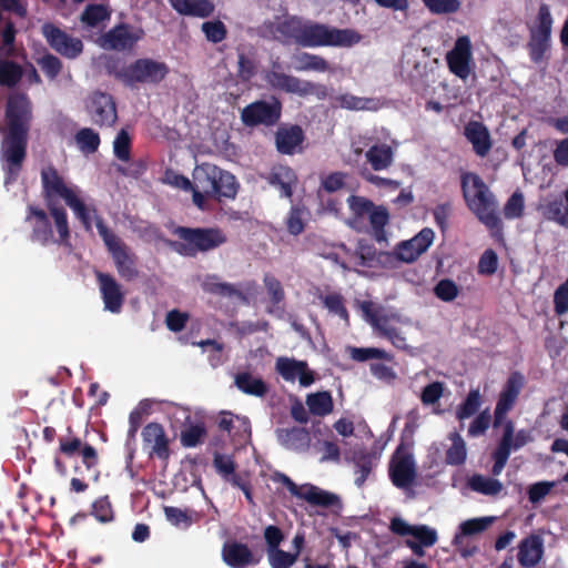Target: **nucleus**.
I'll list each match as a JSON object with an SVG mask.
<instances>
[{"mask_svg": "<svg viewBox=\"0 0 568 568\" xmlns=\"http://www.w3.org/2000/svg\"><path fill=\"white\" fill-rule=\"evenodd\" d=\"M263 33L276 40L294 41L305 48H351L362 41V36L354 29H338L288 16L265 23Z\"/></svg>", "mask_w": 568, "mask_h": 568, "instance_id": "f257e3e1", "label": "nucleus"}, {"mask_svg": "<svg viewBox=\"0 0 568 568\" xmlns=\"http://www.w3.org/2000/svg\"><path fill=\"white\" fill-rule=\"evenodd\" d=\"M8 135L2 142L1 161L6 171L4 184L13 182L26 154L30 105L24 95H12L7 106Z\"/></svg>", "mask_w": 568, "mask_h": 568, "instance_id": "f03ea898", "label": "nucleus"}, {"mask_svg": "<svg viewBox=\"0 0 568 568\" xmlns=\"http://www.w3.org/2000/svg\"><path fill=\"white\" fill-rule=\"evenodd\" d=\"M464 199L468 209L491 232L501 230L498 203L484 181L475 173L462 176Z\"/></svg>", "mask_w": 568, "mask_h": 568, "instance_id": "7ed1b4c3", "label": "nucleus"}, {"mask_svg": "<svg viewBox=\"0 0 568 568\" xmlns=\"http://www.w3.org/2000/svg\"><path fill=\"white\" fill-rule=\"evenodd\" d=\"M358 306L364 320L373 326L378 335L387 338L399 349L407 348V339L402 328L410 325L409 318L371 301H363Z\"/></svg>", "mask_w": 568, "mask_h": 568, "instance_id": "20e7f679", "label": "nucleus"}, {"mask_svg": "<svg viewBox=\"0 0 568 568\" xmlns=\"http://www.w3.org/2000/svg\"><path fill=\"white\" fill-rule=\"evenodd\" d=\"M174 233L179 241L172 243L174 251L182 255L192 256L199 251L215 248L225 242V236L219 230H201L178 227Z\"/></svg>", "mask_w": 568, "mask_h": 568, "instance_id": "39448f33", "label": "nucleus"}, {"mask_svg": "<svg viewBox=\"0 0 568 568\" xmlns=\"http://www.w3.org/2000/svg\"><path fill=\"white\" fill-rule=\"evenodd\" d=\"M265 81L273 89L297 94L300 97L315 94L322 99L326 95L325 87L286 74L280 70V65L277 63H274L272 70L265 73Z\"/></svg>", "mask_w": 568, "mask_h": 568, "instance_id": "423d86ee", "label": "nucleus"}, {"mask_svg": "<svg viewBox=\"0 0 568 568\" xmlns=\"http://www.w3.org/2000/svg\"><path fill=\"white\" fill-rule=\"evenodd\" d=\"M552 18L549 8L542 4L539 8L537 21L530 29V39L528 50L530 59L535 63H540L546 58V53L551 44Z\"/></svg>", "mask_w": 568, "mask_h": 568, "instance_id": "0eeeda50", "label": "nucleus"}, {"mask_svg": "<svg viewBox=\"0 0 568 568\" xmlns=\"http://www.w3.org/2000/svg\"><path fill=\"white\" fill-rule=\"evenodd\" d=\"M449 71L463 81H467L475 70L473 44L468 36L458 37L453 48L446 53Z\"/></svg>", "mask_w": 568, "mask_h": 568, "instance_id": "6e6552de", "label": "nucleus"}, {"mask_svg": "<svg viewBox=\"0 0 568 568\" xmlns=\"http://www.w3.org/2000/svg\"><path fill=\"white\" fill-rule=\"evenodd\" d=\"M41 179L48 207L54 204L55 199H62L70 206V203L82 193L77 185L67 182L53 168L43 169Z\"/></svg>", "mask_w": 568, "mask_h": 568, "instance_id": "1a4fd4ad", "label": "nucleus"}, {"mask_svg": "<svg viewBox=\"0 0 568 568\" xmlns=\"http://www.w3.org/2000/svg\"><path fill=\"white\" fill-rule=\"evenodd\" d=\"M272 479L275 483L283 484L293 496L311 505L328 507L337 501V497L334 494L312 484L296 485L290 477L282 473L273 474Z\"/></svg>", "mask_w": 568, "mask_h": 568, "instance_id": "9d476101", "label": "nucleus"}, {"mask_svg": "<svg viewBox=\"0 0 568 568\" xmlns=\"http://www.w3.org/2000/svg\"><path fill=\"white\" fill-rule=\"evenodd\" d=\"M166 73L168 67L165 63L151 59H140L124 69L120 77L128 84H134L135 82L156 83L162 81Z\"/></svg>", "mask_w": 568, "mask_h": 568, "instance_id": "9b49d317", "label": "nucleus"}, {"mask_svg": "<svg viewBox=\"0 0 568 568\" xmlns=\"http://www.w3.org/2000/svg\"><path fill=\"white\" fill-rule=\"evenodd\" d=\"M221 169L210 163L196 165L193 170V203L201 210L205 209V201L216 191V183Z\"/></svg>", "mask_w": 568, "mask_h": 568, "instance_id": "f8f14e48", "label": "nucleus"}, {"mask_svg": "<svg viewBox=\"0 0 568 568\" xmlns=\"http://www.w3.org/2000/svg\"><path fill=\"white\" fill-rule=\"evenodd\" d=\"M389 476L393 484L402 489L409 488L416 478V465L409 449L400 445L389 463Z\"/></svg>", "mask_w": 568, "mask_h": 568, "instance_id": "ddd939ff", "label": "nucleus"}, {"mask_svg": "<svg viewBox=\"0 0 568 568\" xmlns=\"http://www.w3.org/2000/svg\"><path fill=\"white\" fill-rule=\"evenodd\" d=\"M143 36L139 27L120 24L101 36L98 44L105 50L126 51L133 49Z\"/></svg>", "mask_w": 568, "mask_h": 568, "instance_id": "4468645a", "label": "nucleus"}, {"mask_svg": "<svg viewBox=\"0 0 568 568\" xmlns=\"http://www.w3.org/2000/svg\"><path fill=\"white\" fill-rule=\"evenodd\" d=\"M42 34L55 52L68 59H75L83 50V43L79 38L68 34L52 23L42 26Z\"/></svg>", "mask_w": 568, "mask_h": 568, "instance_id": "2eb2a0df", "label": "nucleus"}, {"mask_svg": "<svg viewBox=\"0 0 568 568\" xmlns=\"http://www.w3.org/2000/svg\"><path fill=\"white\" fill-rule=\"evenodd\" d=\"M434 239V231L429 227H425L413 239L400 242L393 254H385L384 256L390 258L394 255L402 262L412 263L428 250Z\"/></svg>", "mask_w": 568, "mask_h": 568, "instance_id": "dca6fc26", "label": "nucleus"}, {"mask_svg": "<svg viewBox=\"0 0 568 568\" xmlns=\"http://www.w3.org/2000/svg\"><path fill=\"white\" fill-rule=\"evenodd\" d=\"M389 529L398 536L408 537L407 539H413L416 544L426 547L434 546L438 540L436 529L427 525H410L400 517H394L390 520Z\"/></svg>", "mask_w": 568, "mask_h": 568, "instance_id": "f3484780", "label": "nucleus"}, {"mask_svg": "<svg viewBox=\"0 0 568 568\" xmlns=\"http://www.w3.org/2000/svg\"><path fill=\"white\" fill-rule=\"evenodd\" d=\"M69 207L87 231H91L92 227L95 226L103 241L105 240V235L110 236L112 234L98 215L94 204L87 199L83 192L70 203Z\"/></svg>", "mask_w": 568, "mask_h": 568, "instance_id": "a211bd4d", "label": "nucleus"}, {"mask_svg": "<svg viewBox=\"0 0 568 568\" xmlns=\"http://www.w3.org/2000/svg\"><path fill=\"white\" fill-rule=\"evenodd\" d=\"M524 384V378L520 374L514 373L507 379V383L501 390L498 402L494 412V426H500L507 418L508 412L513 408L520 389Z\"/></svg>", "mask_w": 568, "mask_h": 568, "instance_id": "6ab92c4d", "label": "nucleus"}, {"mask_svg": "<svg viewBox=\"0 0 568 568\" xmlns=\"http://www.w3.org/2000/svg\"><path fill=\"white\" fill-rule=\"evenodd\" d=\"M281 115V103L277 100L271 102L257 101L242 111V120L246 125L273 124Z\"/></svg>", "mask_w": 568, "mask_h": 568, "instance_id": "aec40b11", "label": "nucleus"}, {"mask_svg": "<svg viewBox=\"0 0 568 568\" xmlns=\"http://www.w3.org/2000/svg\"><path fill=\"white\" fill-rule=\"evenodd\" d=\"M325 257L339 264L344 270H354L357 266H365L372 258V254L371 247L362 244H359L355 252H352L344 244H338L325 254Z\"/></svg>", "mask_w": 568, "mask_h": 568, "instance_id": "412c9836", "label": "nucleus"}, {"mask_svg": "<svg viewBox=\"0 0 568 568\" xmlns=\"http://www.w3.org/2000/svg\"><path fill=\"white\" fill-rule=\"evenodd\" d=\"M277 373L287 382H300L303 387L311 386L315 378L314 373L307 367L303 361H296L288 357H278L276 361Z\"/></svg>", "mask_w": 568, "mask_h": 568, "instance_id": "4be33fe9", "label": "nucleus"}, {"mask_svg": "<svg viewBox=\"0 0 568 568\" xmlns=\"http://www.w3.org/2000/svg\"><path fill=\"white\" fill-rule=\"evenodd\" d=\"M87 109L98 124L112 125L116 120L115 103L109 94L93 93L87 102Z\"/></svg>", "mask_w": 568, "mask_h": 568, "instance_id": "5701e85b", "label": "nucleus"}, {"mask_svg": "<svg viewBox=\"0 0 568 568\" xmlns=\"http://www.w3.org/2000/svg\"><path fill=\"white\" fill-rule=\"evenodd\" d=\"M103 242L113 256L119 274L126 280H132L136 272L133 256L128 248L113 233L110 236L105 235Z\"/></svg>", "mask_w": 568, "mask_h": 568, "instance_id": "b1692460", "label": "nucleus"}, {"mask_svg": "<svg viewBox=\"0 0 568 568\" xmlns=\"http://www.w3.org/2000/svg\"><path fill=\"white\" fill-rule=\"evenodd\" d=\"M97 277L104 310L115 314L120 313L124 301L121 285L112 276L104 273H98Z\"/></svg>", "mask_w": 568, "mask_h": 568, "instance_id": "393cba45", "label": "nucleus"}, {"mask_svg": "<svg viewBox=\"0 0 568 568\" xmlns=\"http://www.w3.org/2000/svg\"><path fill=\"white\" fill-rule=\"evenodd\" d=\"M517 559L524 568L536 567L544 557V539L538 535H529L517 546Z\"/></svg>", "mask_w": 568, "mask_h": 568, "instance_id": "a878e982", "label": "nucleus"}, {"mask_svg": "<svg viewBox=\"0 0 568 568\" xmlns=\"http://www.w3.org/2000/svg\"><path fill=\"white\" fill-rule=\"evenodd\" d=\"M142 437L144 446L150 450L151 455L161 459L169 457V440L160 424L151 423L146 425L142 432Z\"/></svg>", "mask_w": 568, "mask_h": 568, "instance_id": "bb28decb", "label": "nucleus"}, {"mask_svg": "<svg viewBox=\"0 0 568 568\" xmlns=\"http://www.w3.org/2000/svg\"><path fill=\"white\" fill-rule=\"evenodd\" d=\"M223 561L231 568H244L247 565L258 562L250 548L241 542H226L222 549Z\"/></svg>", "mask_w": 568, "mask_h": 568, "instance_id": "cd10ccee", "label": "nucleus"}, {"mask_svg": "<svg viewBox=\"0 0 568 568\" xmlns=\"http://www.w3.org/2000/svg\"><path fill=\"white\" fill-rule=\"evenodd\" d=\"M395 149L396 144L390 145L385 142H376L375 140L366 151L365 158L373 170L383 171L393 164Z\"/></svg>", "mask_w": 568, "mask_h": 568, "instance_id": "c85d7f7f", "label": "nucleus"}, {"mask_svg": "<svg viewBox=\"0 0 568 568\" xmlns=\"http://www.w3.org/2000/svg\"><path fill=\"white\" fill-rule=\"evenodd\" d=\"M465 136L471 143L475 153L486 156L491 149L490 134L487 128L477 121H471L465 126Z\"/></svg>", "mask_w": 568, "mask_h": 568, "instance_id": "c756f323", "label": "nucleus"}, {"mask_svg": "<svg viewBox=\"0 0 568 568\" xmlns=\"http://www.w3.org/2000/svg\"><path fill=\"white\" fill-rule=\"evenodd\" d=\"M172 8L182 16L207 18L213 14L215 4L211 0H169Z\"/></svg>", "mask_w": 568, "mask_h": 568, "instance_id": "7c9ffc66", "label": "nucleus"}, {"mask_svg": "<svg viewBox=\"0 0 568 568\" xmlns=\"http://www.w3.org/2000/svg\"><path fill=\"white\" fill-rule=\"evenodd\" d=\"M303 140L304 134L300 126L281 128L276 133V148L283 154H294L301 151Z\"/></svg>", "mask_w": 568, "mask_h": 568, "instance_id": "2f4dec72", "label": "nucleus"}, {"mask_svg": "<svg viewBox=\"0 0 568 568\" xmlns=\"http://www.w3.org/2000/svg\"><path fill=\"white\" fill-rule=\"evenodd\" d=\"M500 426L504 427V434L498 446L505 448L509 455L511 450H517L532 440L530 430L519 429L515 433L511 420H505Z\"/></svg>", "mask_w": 568, "mask_h": 568, "instance_id": "473e14b6", "label": "nucleus"}, {"mask_svg": "<svg viewBox=\"0 0 568 568\" xmlns=\"http://www.w3.org/2000/svg\"><path fill=\"white\" fill-rule=\"evenodd\" d=\"M335 104L353 111H377L384 106V101L378 98H364L343 93L335 98Z\"/></svg>", "mask_w": 568, "mask_h": 568, "instance_id": "72a5a7b5", "label": "nucleus"}, {"mask_svg": "<svg viewBox=\"0 0 568 568\" xmlns=\"http://www.w3.org/2000/svg\"><path fill=\"white\" fill-rule=\"evenodd\" d=\"M267 180L271 185L281 191L282 196L291 197L293 187L297 182V176L291 168L278 165L272 169Z\"/></svg>", "mask_w": 568, "mask_h": 568, "instance_id": "f704fd0d", "label": "nucleus"}, {"mask_svg": "<svg viewBox=\"0 0 568 568\" xmlns=\"http://www.w3.org/2000/svg\"><path fill=\"white\" fill-rule=\"evenodd\" d=\"M496 520L494 516H485L467 519L459 524L454 536L453 544H462L467 537H473L485 531Z\"/></svg>", "mask_w": 568, "mask_h": 568, "instance_id": "c9c22d12", "label": "nucleus"}, {"mask_svg": "<svg viewBox=\"0 0 568 568\" xmlns=\"http://www.w3.org/2000/svg\"><path fill=\"white\" fill-rule=\"evenodd\" d=\"M280 443L292 450L303 452L310 446V435L303 428L280 429L277 430Z\"/></svg>", "mask_w": 568, "mask_h": 568, "instance_id": "e433bc0d", "label": "nucleus"}, {"mask_svg": "<svg viewBox=\"0 0 568 568\" xmlns=\"http://www.w3.org/2000/svg\"><path fill=\"white\" fill-rule=\"evenodd\" d=\"M219 425L222 429L237 436L241 442H246L251 436V426L246 417L236 416L230 413L223 414Z\"/></svg>", "mask_w": 568, "mask_h": 568, "instance_id": "4c0bfd02", "label": "nucleus"}, {"mask_svg": "<svg viewBox=\"0 0 568 568\" xmlns=\"http://www.w3.org/2000/svg\"><path fill=\"white\" fill-rule=\"evenodd\" d=\"M292 68L296 71L326 72L329 69V64L320 55L300 52L292 57Z\"/></svg>", "mask_w": 568, "mask_h": 568, "instance_id": "58836bf2", "label": "nucleus"}, {"mask_svg": "<svg viewBox=\"0 0 568 568\" xmlns=\"http://www.w3.org/2000/svg\"><path fill=\"white\" fill-rule=\"evenodd\" d=\"M235 385L247 395L262 397L267 392L264 381L251 373L244 372L235 376Z\"/></svg>", "mask_w": 568, "mask_h": 568, "instance_id": "ea45409f", "label": "nucleus"}, {"mask_svg": "<svg viewBox=\"0 0 568 568\" xmlns=\"http://www.w3.org/2000/svg\"><path fill=\"white\" fill-rule=\"evenodd\" d=\"M27 221L32 223L36 240L44 243L50 239L51 227L44 211L30 206Z\"/></svg>", "mask_w": 568, "mask_h": 568, "instance_id": "a19ab883", "label": "nucleus"}, {"mask_svg": "<svg viewBox=\"0 0 568 568\" xmlns=\"http://www.w3.org/2000/svg\"><path fill=\"white\" fill-rule=\"evenodd\" d=\"M310 219L308 210L300 204L293 205L285 217V226L290 234L300 235Z\"/></svg>", "mask_w": 568, "mask_h": 568, "instance_id": "79ce46f5", "label": "nucleus"}, {"mask_svg": "<svg viewBox=\"0 0 568 568\" xmlns=\"http://www.w3.org/2000/svg\"><path fill=\"white\" fill-rule=\"evenodd\" d=\"M468 486L471 490L485 496H497L504 489V485L498 479L484 475L471 476L468 479Z\"/></svg>", "mask_w": 568, "mask_h": 568, "instance_id": "37998d69", "label": "nucleus"}, {"mask_svg": "<svg viewBox=\"0 0 568 568\" xmlns=\"http://www.w3.org/2000/svg\"><path fill=\"white\" fill-rule=\"evenodd\" d=\"M306 405L310 412L316 416H325L332 413L334 404L328 392H317L307 395Z\"/></svg>", "mask_w": 568, "mask_h": 568, "instance_id": "c03bdc74", "label": "nucleus"}, {"mask_svg": "<svg viewBox=\"0 0 568 568\" xmlns=\"http://www.w3.org/2000/svg\"><path fill=\"white\" fill-rule=\"evenodd\" d=\"M351 460L356 467L355 484L361 487L365 483L367 476L373 468V456L363 450H356L353 453Z\"/></svg>", "mask_w": 568, "mask_h": 568, "instance_id": "a18cd8bd", "label": "nucleus"}, {"mask_svg": "<svg viewBox=\"0 0 568 568\" xmlns=\"http://www.w3.org/2000/svg\"><path fill=\"white\" fill-rule=\"evenodd\" d=\"M449 439L452 445L446 452V462L449 465H460L467 457L466 444L457 433L450 434Z\"/></svg>", "mask_w": 568, "mask_h": 568, "instance_id": "49530a36", "label": "nucleus"}, {"mask_svg": "<svg viewBox=\"0 0 568 568\" xmlns=\"http://www.w3.org/2000/svg\"><path fill=\"white\" fill-rule=\"evenodd\" d=\"M237 183L235 176L226 171L221 170L219 174L216 191L213 192L212 197H227L233 199L237 193Z\"/></svg>", "mask_w": 568, "mask_h": 568, "instance_id": "de8ad7c7", "label": "nucleus"}, {"mask_svg": "<svg viewBox=\"0 0 568 568\" xmlns=\"http://www.w3.org/2000/svg\"><path fill=\"white\" fill-rule=\"evenodd\" d=\"M74 139L79 150L85 154L94 153L100 145L99 134L90 128L81 129Z\"/></svg>", "mask_w": 568, "mask_h": 568, "instance_id": "09e8293b", "label": "nucleus"}, {"mask_svg": "<svg viewBox=\"0 0 568 568\" xmlns=\"http://www.w3.org/2000/svg\"><path fill=\"white\" fill-rule=\"evenodd\" d=\"M216 471L230 484H240V477L234 473L235 464L227 455L215 454L213 460Z\"/></svg>", "mask_w": 568, "mask_h": 568, "instance_id": "8fccbe9b", "label": "nucleus"}, {"mask_svg": "<svg viewBox=\"0 0 568 568\" xmlns=\"http://www.w3.org/2000/svg\"><path fill=\"white\" fill-rule=\"evenodd\" d=\"M481 396L479 389H471L465 400L456 409L458 420H465L471 417L480 407Z\"/></svg>", "mask_w": 568, "mask_h": 568, "instance_id": "3c124183", "label": "nucleus"}, {"mask_svg": "<svg viewBox=\"0 0 568 568\" xmlns=\"http://www.w3.org/2000/svg\"><path fill=\"white\" fill-rule=\"evenodd\" d=\"M110 18V11L105 6L91 4L82 13L81 20L89 27L95 28L103 24Z\"/></svg>", "mask_w": 568, "mask_h": 568, "instance_id": "603ef678", "label": "nucleus"}, {"mask_svg": "<svg viewBox=\"0 0 568 568\" xmlns=\"http://www.w3.org/2000/svg\"><path fill=\"white\" fill-rule=\"evenodd\" d=\"M202 287L210 293L241 297V293L233 285L221 282L216 276H206L202 282Z\"/></svg>", "mask_w": 568, "mask_h": 568, "instance_id": "864d4df0", "label": "nucleus"}, {"mask_svg": "<svg viewBox=\"0 0 568 568\" xmlns=\"http://www.w3.org/2000/svg\"><path fill=\"white\" fill-rule=\"evenodd\" d=\"M201 30L205 34L206 40L212 43L222 42L227 34L225 24L220 20L203 22Z\"/></svg>", "mask_w": 568, "mask_h": 568, "instance_id": "5fc2aeb1", "label": "nucleus"}, {"mask_svg": "<svg viewBox=\"0 0 568 568\" xmlns=\"http://www.w3.org/2000/svg\"><path fill=\"white\" fill-rule=\"evenodd\" d=\"M20 67L11 61L0 60V84L14 85L21 78Z\"/></svg>", "mask_w": 568, "mask_h": 568, "instance_id": "6e6d98bb", "label": "nucleus"}, {"mask_svg": "<svg viewBox=\"0 0 568 568\" xmlns=\"http://www.w3.org/2000/svg\"><path fill=\"white\" fill-rule=\"evenodd\" d=\"M267 558L272 568H290L297 560V554H290L281 549H267Z\"/></svg>", "mask_w": 568, "mask_h": 568, "instance_id": "4d7b16f0", "label": "nucleus"}, {"mask_svg": "<svg viewBox=\"0 0 568 568\" xmlns=\"http://www.w3.org/2000/svg\"><path fill=\"white\" fill-rule=\"evenodd\" d=\"M525 209V199L521 192L516 191L504 206V215L508 220L519 219Z\"/></svg>", "mask_w": 568, "mask_h": 568, "instance_id": "13d9d810", "label": "nucleus"}, {"mask_svg": "<svg viewBox=\"0 0 568 568\" xmlns=\"http://www.w3.org/2000/svg\"><path fill=\"white\" fill-rule=\"evenodd\" d=\"M204 352L209 353V361L213 367L220 366L224 363L225 356L223 353V345L213 339L201 341L196 343Z\"/></svg>", "mask_w": 568, "mask_h": 568, "instance_id": "bf43d9fd", "label": "nucleus"}, {"mask_svg": "<svg viewBox=\"0 0 568 568\" xmlns=\"http://www.w3.org/2000/svg\"><path fill=\"white\" fill-rule=\"evenodd\" d=\"M351 357L358 362H364L371 358H378V359H386L390 361L392 356L382 348L376 347H367V348H361V347H352L349 349Z\"/></svg>", "mask_w": 568, "mask_h": 568, "instance_id": "052dcab7", "label": "nucleus"}, {"mask_svg": "<svg viewBox=\"0 0 568 568\" xmlns=\"http://www.w3.org/2000/svg\"><path fill=\"white\" fill-rule=\"evenodd\" d=\"M425 7L435 14L454 13L459 10V0H423Z\"/></svg>", "mask_w": 568, "mask_h": 568, "instance_id": "680f3d73", "label": "nucleus"}, {"mask_svg": "<svg viewBox=\"0 0 568 568\" xmlns=\"http://www.w3.org/2000/svg\"><path fill=\"white\" fill-rule=\"evenodd\" d=\"M49 210L54 220V224L59 233L60 240L62 242H65L69 239L68 215L65 210L57 206L55 204H50Z\"/></svg>", "mask_w": 568, "mask_h": 568, "instance_id": "e2e57ef3", "label": "nucleus"}, {"mask_svg": "<svg viewBox=\"0 0 568 568\" xmlns=\"http://www.w3.org/2000/svg\"><path fill=\"white\" fill-rule=\"evenodd\" d=\"M204 434L202 424L190 425L181 433V443L184 447H195L202 442Z\"/></svg>", "mask_w": 568, "mask_h": 568, "instance_id": "0e129e2a", "label": "nucleus"}, {"mask_svg": "<svg viewBox=\"0 0 568 568\" xmlns=\"http://www.w3.org/2000/svg\"><path fill=\"white\" fill-rule=\"evenodd\" d=\"M131 138L125 130H121L113 141L114 155L121 161L130 160Z\"/></svg>", "mask_w": 568, "mask_h": 568, "instance_id": "69168bd1", "label": "nucleus"}, {"mask_svg": "<svg viewBox=\"0 0 568 568\" xmlns=\"http://www.w3.org/2000/svg\"><path fill=\"white\" fill-rule=\"evenodd\" d=\"M491 424V415L489 409L480 412L470 423L468 435L470 437H478L484 435Z\"/></svg>", "mask_w": 568, "mask_h": 568, "instance_id": "338daca9", "label": "nucleus"}, {"mask_svg": "<svg viewBox=\"0 0 568 568\" xmlns=\"http://www.w3.org/2000/svg\"><path fill=\"white\" fill-rule=\"evenodd\" d=\"M554 305L557 315H564L568 312V278L556 288Z\"/></svg>", "mask_w": 568, "mask_h": 568, "instance_id": "774afa93", "label": "nucleus"}]
</instances>
